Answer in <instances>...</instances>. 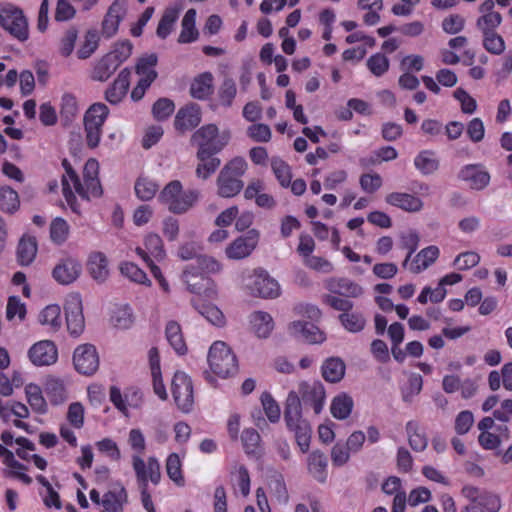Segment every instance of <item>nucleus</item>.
Masks as SVG:
<instances>
[{
    "label": "nucleus",
    "instance_id": "1",
    "mask_svg": "<svg viewBox=\"0 0 512 512\" xmlns=\"http://www.w3.org/2000/svg\"><path fill=\"white\" fill-rule=\"evenodd\" d=\"M286 428L294 434L297 445L303 453L308 452L312 435L309 422L303 418L302 404L297 392L290 391L284 407Z\"/></svg>",
    "mask_w": 512,
    "mask_h": 512
},
{
    "label": "nucleus",
    "instance_id": "2",
    "mask_svg": "<svg viewBox=\"0 0 512 512\" xmlns=\"http://www.w3.org/2000/svg\"><path fill=\"white\" fill-rule=\"evenodd\" d=\"M229 140V131L219 133L216 125L207 124L193 133L190 142L198 147L197 158L200 161H205L220 152L228 144Z\"/></svg>",
    "mask_w": 512,
    "mask_h": 512
},
{
    "label": "nucleus",
    "instance_id": "3",
    "mask_svg": "<svg viewBox=\"0 0 512 512\" xmlns=\"http://www.w3.org/2000/svg\"><path fill=\"white\" fill-rule=\"evenodd\" d=\"M197 190H183L179 180L169 182L159 193L158 201L174 214L186 213L198 200Z\"/></svg>",
    "mask_w": 512,
    "mask_h": 512
},
{
    "label": "nucleus",
    "instance_id": "4",
    "mask_svg": "<svg viewBox=\"0 0 512 512\" xmlns=\"http://www.w3.org/2000/svg\"><path fill=\"white\" fill-rule=\"evenodd\" d=\"M247 168L246 161L236 157L228 162L220 171L217 178L218 194L224 198L236 196L243 188V181L240 177Z\"/></svg>",
    "mask_w": 512,
    "mask_h": 512
},
{
    "label": "nucleus",
    "instance_id": "5",
    "mask_svg": "<svg viewBox=\"0 0 512 512\" xmlns=\"http://www.w3.org/2000/svg\"><path fill=\"white\" fill-rule=\"evenodd\" d=\"M211 371L219 377L233 376L238 371V361L231 348L222 341L214 342L208 353Z\"/></svg>",
    "mask_w": 512,
    "mask_h": 512
},
{
    "label": "nucleus",
    "instance_id": "6",
    "mask_svg": "<svg viewBox=\"0 0 512 512\" xmlns=\"http://www.w3.org/2000/svg\"><path fill=\"white\" fill-rule=\"evenodd\" d=\"M157 63L158 57L155 53L146 54L138 58L135 65V73L138 75L139 80L131 92L133 101L141 100L146 90L158 77V73L155 69Z\"/></svg>",
    "mask_w": 512,
    "mask_h": 512
},
{
    "label": "nucleus",
    "instance_id": "7",
    "mask_svg": "<svg viewBox=\"0 0 512 512\" xmlns=\"http://www.w3.org/2000/svg\"><path fill=\"white\" fill-rule=\"evenodd\" d=\"M0 25L21 42L26 41L29 37L27 18L17 6L7 4L0 7Z\"/></svg>",
    "mask_w": 512,
    "mask_h": 512
},
{
    "label": "nucleus",
    "instance_id": "8",
    "mask_svg": "<svg viewBox=\"0 0 512 512\" xmlns=\"http://www.w3.org/2000/svg\"><path fill=\"white\" fill-rule=\"evenodd\" d=\"M108 113L109 109L103 103H95L86 111L84 116V127L87 145L90 148L98 146L102 135V127Z\"/></svg>",
    "mask_w": 512,
    "mask_h": 512
},
{
    "label": "nucleus",
    "instance_id": "9",
    "mask_svg": "<svg viewBox=\"0 0 512 512\" xmlns=\"http://www.w3.org/2000/svg\"><path fill=\"white\" fill-rule=\"evenodd\" d=\"M171 392L178 409L189 413L194 405L193 383L191 378L182 371H177L171 382Z\"/></svg>",
    "mask_w": 512,
    "mask_h": 512
},
{
    "label": "nucleus",
    "instance_id": "10",
    "mask_svg": "<svg viewBox=\"0 0 512 512\" xmlns=\"http://www.w3.org/2000/svg\"><path fill=\"white\" fill-rule=\"evenodd\" d=\"M181 279L186 284L188 291L193 294L204 295L209 298L216 294L214 281L205 275L198 274L193 264L185 266Z\"/></svg>",
    "mask_w": 512,
    "mask_h": 512
},
{
    "label": "nucleus",
    "instance_id": "11",
    "mask_svg": "<svg viewBox=\"0 0 512 512\" xmlns=\"http://www.w3.org/2000/svg\"><path fill=\"white\" fill-rule=\"evenodd\" d=\"M99 163L95 159H89L83 170V182L80 181V189L75 192L83 199L98 198L103 194L101 183L98 179Z\"/></svg>",
    "mask_w": 512,
    "mask_h": 512
},
{
    "label": "nucleus",
    "instance_id": "12",
    "mask_svg": "<svg viewBox=\"0 0 512 512\" xmlns=\"http://www.w3.org/2000/svg\"><path fill=\"white\" fill-rule=\"evenodd\" d=\"M298 396L305 406H311L316 415L323 410L326 392L324 385L320 381H303L298 387Z\"/></svg>",
    "mask_w": 512,
    "mask_h": 512
},
{
    "label": "nucleus",
    "instance_id": "13",
    "mask_svg": "<svg viewBox=\"0 0 512 512\" xmlns=\"http://www.w3.org/2000/svg\"><path fill=\"white\" fill-rule=\"evenodd\" d=\"M73 363L79 373L88 376L94 374L99 367V356L95 346L79 345L74 351Z\"/></svg>",
    "mask_w": 512,
    "mask_h": 512
},
{
    "label": "nucleus",
    "instance_id": "14",
    "mask_svg": "<svg viewBox=\"0 0 512 512\" xmlns=\"http://www.w3.org/2000/svg\"><path fill=\"white\" fill-rule=\"evenodd\" d=\"M247 286L253 295L262 298H275L280 294L278 282L262 269L254 271L251 282Z\"/></svg>",
    "mask_w": 512,
    "mask_h": 512
},
{
    "label": "nucleus",
    "instance_id": "15",
    "mask_svg": "<svg viewBox=\"0 0 512 512\" xmlns=\"http://www.w3.org/2000/svg\"><path fill=\"white\" fill-rule=\"evenodd\" d=\"M82 273L81 262L71 256L61 258L52 270L54 280L61 285L75 282Z\"/></svg>",
    "mask_w": 512,
    "mask_h": 512
},
{
    "label": "nucleus",
    "instance_id": "16",
    "mask_svg": "<svg viewBox=\"0 0 512 512\" xmlns=\"http://www.w3.org/2000/svg\"><path fill=\"white\" fill-rule=\"evenodd\" d=\"M67 329L72 336H79L85 327L83 307L78 295L70 296L64 306Z\"/></svg>",
    "mask_w": 512,
    "mask_h": 512
},
{
    "label": "nucleus",
    "instance_id": "17",
    "mask_svg": "<svg viewBox=\"0 0 512 512\" xmlns=\"http://www.w3.org/2000/svg\"><path fill=\"white\" fill-rule=\"evenodd\" d=\"M202 115L200 106L190 103L181 107L175 116L174 127L180 133H186L196 128L201 123Z\"/></svg>",
    "mask_w": 512,
    "mask_h": 512
},
{
    "label": "nucleus",
    "instance_id": "18",
    "mask_svg": "<svg viewBox=\"0 0 512 512\" xmlns=\"http://www.w3.org/2000/svg\"><path fill=\"white\" fill-rule=\"evenodd\" d=\"M126 12L127 0H115L110 5L102 22L103 36L111 38L117 33L119 24L124 19Z\"/></svg>",
    "mask_w": 512,
    "mask_h": 512
},
{
    "label": "nucleus",
    "instance_id": "19",
    "mask_svg": "<svg viewBox=\"0 0 512 512\" xmlns=\"http://www.w3.org/2000/svg\"><path fill=\"white\" fill-rule=\"evenodd\" d=\"M31 362L37 366L54 364L57 361L58 352L55 344L50 340L39 341L28 352Z\"/></svg>",
    "mask_w": 512,
    "mask_h": 512
},
{
    "label": "nucleus",
    "instance_id": "20",
    "mask_svg": "<svg viewBox=\"0 0 512 512\" xmlns=\"http://www.w3.org/2000/svg\"><path fill=\"white\" fill-rule=\"evenodd\" d=\"M458 178L469 184L470 188L482 190L488 186L490 182L489 173L478 164H469L461 168Z\"/></svg>",
    "mask_w": 512,
    "mask_h": 512
},
{
    "label": "nucleus",
    "instance_id": "21",
    "mask_svg": "<svg viewBox=\"0 0 512 512\" xmlns=\"http://www.w3.org/2000/svg\"><path fill=\"white\" fill-rule=\"evenodd\" d=\"M289 332L294 337L311 344L321 343L325 340L324 333L311 322L294 321L289 326Z\"/></svg>",
    "mask_w": 512,
    "mask_h": 512
},
{
    "label": "nucleus",
    "instance_id": "22",
    "mask_svg": "<svg viewBox=\"0 0 512 512\" xmlns=\"http://www.w3.org/2000/svg\"><path fill=\"white\" fill-rule=\"evenodd\" d=\"M62 165L66 172L62 177L63 196H64L65 200L67 201V203L70 205V207L74 211H76L75 206H74V204L76 202V197L72 190V185H73L74 190H78V189L81 190L80 179H79L77 173L72 168L70 162L67 159H64L62 161Z\"/></svg>",
    "mask_w": 512,
    "mask_h": 512
},
{
    "label": "nucleus",
    "instance_id": "23",
    "mask_svg": "<svg viewBox=\"0 0 512 512\" xmlns=\"http://www.w3.org/2000/svg\"><path fill=\"white\" fill-rule=\"evenodd\" d=\"M326 288L332 294L344 297L357 298L363 294V288L348 278H330L326 281Z\"/></svg>",
    "mask_w": 512,
    "mask_h": 512
},
{
    "label": "nucleus",
    "instance_id": "24",
    "mask_svg": "<svg viewBox=\"0 0 512 512\" xmlns=\"http://www.w3.org/2000/svg\"><path fill=\"white\" fill-rule=\"evenodd\" d=\"M133 469L141 492V502L147 512H156L152 498L147 488V475L144 471V460L139 456L132 457Z\"/></svg>",
    "mask_w": 512,
    "mask_h": 512
},
{
    "label": "nucleus",
    "instance_id": "25",
    "mask_svg": "<svg viewBox=\"0 0 512 512\" xmlns=\"http://www.w3.org/2000/svg\"><path fill=\"white\" fill-rule=\"evenodd\" d=\"M131 72L124 68L117 76L112 86L106 90L105 98L111 104H118L127 93Z\"/></svg>",
    "mask_w": 512,
    "mask_h": 512
},
{
    "label": "nucleus",
    "instance_id": "26",
    "mask_svg": "<svg viewBox=\"0 0 512 512\" xmlns=\"http://www.w3.org/2000/svg\"><path fill=\"white\" fill-rule=\"evenodd\" d=\"M145 248L137 247L136 253L145 261L150 260V256L156 260H161L165 257V250L163 241L158 234H148L144 241Z\"/></svg>",
    "mask_w": 512,
    "mask_h": 512
},
{
    "label": "nucleus",
    "instance_id": "27",
    "mask_svg": "<svg viewBox=\"0 0 512 512\" xmlns=\"http://www.w3.org/2000/svg\"><path fill=\"white\" fill-rule=\"evenodd\" d=\"M87 269L93 280L98 283H104L109 276L108 260L102 252L90 254Z\"/></svg>",
    "mask_w": 512,
    "mask_h": 512
},
{
    "label": "nucleus",
    "instance_id": "28",
    "mask_svg": "<svg viewBox=\"0 0 512 512\" xmlns=\"http://www.w3.org/2000/svg\"><path fill=\"white\" fill-rule=\"evenodd\" d=\"M385 200L388 204L407 212H418L423 207L420 198L408 193L393 192L388 194Z\"/></svg>",
    "mask_w": 512,
    "mask_h": 512
},
{
    "label": "nucleus",
    "instance_id": "29",
    "mask_svg": "<svg viewBox=\"0 0 512 512\" xmlns=\"http://www.w3.org/2000/svg\"><path fill=\"white\" fill-rule=\"evenodd\" d=\"M256 244V237H239L226 248V255L230 259H243L252 253Z\"/></svg>",
    "mask_w": 512,
    "mask_h": 512
},
{
    "label": "nucleus",
    "instance_id": "30",
    "mask_svg": "<svg viewBox=\"0 0 512 512\" xmlns=\"http://www.w3.org/2000/svg\"><path fill=\"white\" fill-rule=\"evenodd\" d=\"M346 365L339 357L326 359L321 366L323 378L330 383L341 381L345 375Z\"/></svg>",
    "mask_w": 512,
    "mask_h": 512
},
{
    "label": "nucleus",
    "instance_id": "31",
    "mask_svg": "<svg viewBox=\"0 0 512 512\" xmlns=\"http://www.w3.org/2000/svg\"><path fill=\"white\" fill-rule=\"evenodd\" d=\"M327 465V457L319 450L311 452L307 458L308 471L318 482L326 481Z\"/></svg>",
    "mask_w": 512,
    "mask_h": 512
},
{
    "label": "nucleus",
    "instance_id": "32",
    "mask_svg": "<svg viewBox=\"0 0 512 512\" xmlns=\"http://www.w3.org/2000/svg\"><path fill=\"white\" fill-rule=\"evenodd\" d=\"M415 168L423 175L435 173L440 166L436 153L432 150H422L414 158Z\"/></svg>",
    "mask_w": 512,
    "mask_h": 512
},
{
    "label": "nucleus",
    "instance_id": "33",
    "mask_svg": "<svg viewBox=\"0 0 512 512\" xmlns=\"http://www.w3.org/2000/svg\"><path fill=\"white\" fill-rule=\"evenodd\" d=\"M79 106L76 97L71 93L63 94L60 104V121L64 127H69L77 118Z\"/></svg>",
    "mask_w": 512,
    "mask_h": 512
},
{
    "label": "nucleus",
    "instance_id": "34",
    "mask_svg": "<svg viewBox=\"0 0 512 512\" xmlns=\"http://www.w3.org/2000/svg\"><path fill=\"white\" fill-rule=\"evenodd\" d=\"M213 91V76L209 72L202 73L196 77L190 85V94L193 98L204 100Z\"/></svg>",
    "mask_w": 512,
    "mask_h": 512
},
{
    "label": "nucleus",
    "instance_id": "35",
    "mask_svg": "<svg viewBox=\"0 0 512 512\" xmlns=\"http://www.w3.org/2000/svg\"><path fill=\"white\" fill-rule=\"evenodd\" d=\"M439 249L437 246L431 245L422 249L413 259L410 266V271L413 273H420L422 270L427 269L433 264L439 256Z\"/></svg>",
    "mask_w": 512,
    "mask_h": 512
},
{
    "label": "nucleus",
    "instance_id": "36",
    "mask_svg": "<svg viewBox=\"0 0 512 512\" xmlns=\"http://www.w3.org/2000/svg\"><path fill=\"white\" fill-rule=\"evenodd\" d=\"M353 406L352 397L342 392L332 399L330 411L334 418L344 420L350 416Z\"/></svg>",
    "mask_w": 512,
    "mask_h": 512
},
{
    "label": "nucleus",
    "instance_id": "37",
    "mask_svg": "<svg viewBox=\"0 0 512 512\" xmlns=\"http://www.w3.org/2000/svg\"><path fill=\"white\" fill-rule=\"evenodd\" d=\"M127 498V492L124 487H120L118 490L108 491L104 494L102 499V505L104 507L103 512H123V506L127 502Z\"/></svg>",
    "mask_w": 512,
    "mask_h": 512
},
{
    "label": "nucleus",
    "instance_id": "38",
    "mask_svg": "<svg viewBox=\"0 0 512 512\" xmlns=\"http://www.w3.org/2000/svg\"><path fill=\"white\" fill-rule=\"evenodd\" d=\"M196 11L189 9L182 19V30L178 38L179 43H191L198 38V30L195 27Z\"/></svg>",
    "mask_w": 512,
    "mask_h": 512
},
{
    "label": "nucleus",
    "instance_id": "39",
    "mask_svg": "<svg viewBox=\"0 0 512 512\" xmlns=\"http://www.w3.org/2000/svg\"><path fill=\"white\" fill-rule=\"evenodd\" d=\"M167 341L176 353L183 355L187 351L181 327L176 321H169L165 328Z\"/></svg>",
    "mask_w": 512,
    "mask_h": 512
},
{
    "label": "nucleus",
    "instance_id": "40",
    "mask_svg": "<svg viewBox=\"0 0 512 512\" xmlns=\"http://www.w3.org/2000/svg\"><path fill=\"white\" fill-rule=\"evenodd\" d=\"M251 323L259 338H267L274 328L271 315L263 311L254 312L251 316Z\"/></svg>",
    "mask_w": 512,
    "mask_h": 512
},
{
    "label": "nucleus",
    "instance_id": "41",
    "mask_svg": "<svg viewBox=\"0 0 512 512\" xmlns=\"http://www.w3.org/2000/svg\"><path fill=\"white\" fill-rule=\"evenodd\" d=\"M405 428L410 447L417 452L424 451L428 445V439L425 433L420 431L418 422L408 421Z\"/></svg>",
    "mask_w": 512,
    "mask_h": 512
},
{
    "label": "nucleus",
    "instance_id": "42",
    "mask_svg": "<svg viewBox=\"0 0 512 512\" xmlns=\"http://www.w3.org/2000/svg\"><path fill=\"white\" fill-rule=\"evenodd\" d=\"M37 253V243L33 237H23L17 247L18 262L23 265H29L34 260Z\"/></svg>",
    "mask_w": 512,
    "mask_h": 512
},
{
    "label": "nucleus",
    "instance_id": "43",
    "mask_svg": "<svg viewBox=\"0 0 512 512\" xmlns=\"http://www.w3.org/2000/svg\"><path fill=\"white\" fill-rule=\"evenodd\" d=\"M120 65L111 55L106 54L94 67L92 78L104 82L117 70Z\"/></svg>",
    "mask_w": 512,
    "mask_h": 512
},
{
    "label": "nucleus",
    "instance_id": "44",
    "mask_svg": "<svg viewBox=\"0 0 512 512\" xmlns=\"http://www.w3.org/2000/svg\"><path fill=\"white\" fill-rule=\"evenodd\" d=\"M45 392L54 405L64 402L67 398L65 385L62 380L50 377L45 383Z\"/></svg>",
    "mask_w": 512,
    "mask_h": 512
},
{
    "label": "nucleus",
    "instance_id": "45",
    "mask_svg": "<svg viewBox=\"0 0 512 512\" xmlns=\"http://www.w3.org/2000/svg\"><path fill=\"white\" fill-rule=\"evenodd\" d=\"M60 315L61 309L59 305H48L40 312L38 320L42 325L50 326L53 331H57L62 324Z\"/></svg>",
    "mask_w": 512,
    "mask_h": 512
},
{
    "label": "nucleus",
    "instance_id": "46",
    "mask_svg": "<svg viewBox=\"0 0 512 512\" xmlns=\"http://www.w3.org/2000/svg\"><path fill=\"white\" fill-rule=\"evenodd\" d=\"M27 401L31 408L39 413L44 414L47 411V403L42 395V391L38 385L28 384L25 387Z\"/></svg>",
    "mask_w": 512,
    "mask_h": 512
},
{
    "label": "nucleus",
    "instance_id": "47",
    "mask_svg": "<svg viewBox=\"0 0 512 512\" xmlns=\"http://www.w3.org/2000/svg\"><path fill=\"white\" fill-rule=\"evenodd\" d=\"M111 322L120 329L130 328L134 323L132 309L127 305L116 307L111 316Z\"/></svg>",
    "mask_w": 512,
    "mask_h": 512
},
{
    "label": "nucleus",
    "instance_id": "48",
    "mask_svg": "<svg viewBox=\"0 0 512 512\" xmlns=\"http://www.w3.org/2000/svg\"><path fill=\"white\" fill-rule=\"evenodd\" d=\"M178 19V10L174 8H168L164 11L157 30L156 34L159 38L165 39L172 31V28L175 22Z\"/></svg>",
    "mask_w": 512,
    "mask_h": 512
},
{
    "label": "nucleus",
    "instance_id": "49",
    "mask_svg": "<svg viewBox=\"0 0 512 512\" xmlns=\"http://www.w3.org/2000/svg\"><path fill=\"white\" fill-rule=\"evenodd\" d=\"M272 171L282 187H288L292 178L290 166L279 157L271 159Z\"/></svg>",
    "mask_w": 512,
    "mask_h": 512
},
{
    "label": "nucleus",
    "instance_id": "50",
    "mask_svg": "<svg viewBox=\"0 0 512 512\" xmlns=\"http://www.w3.org/2000/svg\"><path fill=\"white\" fill-rule=\"evenodd\" d=\"M19 207L18 193L8 186L0 188V209L7 213H13Z\"/></svg>",
    "mask_w": 512,
    "mask_h": 512
},
{
    "label": "nucleus",
    "instance_id": "51",
    "mask_svg": "<svg viewBox=\"0 0 512 512\" xmlns=\"http://www.w3.org/2000/svg\"><path fill=\"white\" fill-rule=\"evenodd\" d=\"M158 189L159 186L148 178H139L134 186L136 196L142 201L151 200Z\"/></svg>",
    "mask_w": 512,
    "mask_h": 512
},
{
    "label": "nucleus",
    "instance_id": "52",
    "mask_svg": "<svg viewBox=\"0 0 512 512\" xmlns=\"http://www.w3.org/2000/svg\"><path fill=\"white\" fill-rule=\"evenodd\" d=\"M166 471L169 478L178 486H184L185 480L182 475L181 461L176 453H172L166 460Z\"/></svg>",
    "mask_w": 512,
    "mask_h": 512
},
{
    "label": "nucleus",
    "instance_id": "53",
    "mask_svg": "<svg viewBox=\"0 0 512 512\" xmlns=\"http://www.w3.org/2000/svg\"><path fill=\"white\" fill-rule=\"evenodd\" d=\"M339 320L344 328L352 333L360 332L364 329L366 320L360 313H342Z\"/></svg>",
    "mask_w": 512,
    "mask_h": 512
},
{
    "label": "nucleus",
    "instance_id": "54",
    "mask_svg": "<svg viewBox=\"0 0 512 512\" xmlns=\"http://www.w3.org/2000/svg\"><path fill=\"white\" fill-rule=\"evenodd\" d=\"M195 309L207 319L210 323L216 326H222L225 323V317L222 311L214 305H201L197 306L194 301L191 302Z\"/></svg>",
    "mask_w": 512,
    "mask_h": 512
},
{
    "label": "nucleus",
    "instance_id": "55",
    "mask_svg": "<svg viewBox=\"0 0 512 512\" xmlns=\"http://www.w3.org/2000/svg\"><path fill=\"white\" fill-rule=\"evenodd\" d=\"M174 110L175 104L171 99L160 98L153 104L152 114L157 121H164L172 115Z\"/></svg>",
    "mask_w": 512,
    "mask_h": 512
},
{
    "label": "nucleus",
    "instance_id": "56",
    "mask_svg": "<svg viewBox=\"0 0 512 512\" xmlns=\"http://www.w3.org/2000/svg\"><path fill=\"white\" fill-rule=\"evenodd\" d=\"M120 271L124 276L133 282L150 285V280L148 279L146 273L132 262L122 263L120 266Z\"/></svg>",
    "mask_w": 512,
    "mask_h": 512
},
{
    "label": "nucleus",
    "instance_id": "57",
    "mask_svg": "<svg viewBox=\"0 0 512 512\" xmlns=\"http://www.w3.org/2000/svg\"><path fill=\"white\" fill-rule=\"evenodd\" d=\"M69 233V225L62 218H55L50 225V237L56 244H62L66 241Z\"/></svg>",
    "mask_w": 512,
    "mask_h": 512
},
{
    "label": "nucleus",
    "instance_id": "58",
    "mask_svg": "<svg viewBox=\"0 0 512 512\" xmlns=\"http://www.w3.org/2000/svg\"><path fill=\"white\" fill-rule=\"evenodd\" d=\"M502 16L500 13H486L477 19L476 26L483 34L495 33V29L501 24Z\"/></svg>",
    "mask_w": 512,
    "mask_h": 512
},
{
    "label": "nucleus",
    "instance_id": "59",
    "mask_svg": "<svg viewBox=\"0 0 512 512\" xmlns=\"http://www.w3.org/2000/svg\"><path fill=\"white\" fill-rule=\"evenodd\" d=\"M236 93L237 88L234 80L232 78L224 79L218 92L221 105L224 107H230L233 103Z\"/></svg>",
    "mask_w": 512,
    "mask_h": 512
},
{
    "label": "nucleus",
    "instance_id": "60",
    "mask_svg": "<svg viewBox=\"0 0 512 512\" xmlns=\"http://www.w3.org/2000/svg\"><path fill=\"white\" fill-rule=\"evenodd\" d=\"M483 46L491 54L500 55L505 50V42L498 33L483 34Z\"/></svg>",
    "mask_w": 512,
    "mask_h": 512
},
{
    "label": "nucleus",
    "instance_id": "61",
    "mask_svg": "<svg viewBox=\"0 0 512 512\" xmlns=\"http://www.w3.org/2000/svg\"><path fill=\"white\" fill-rule=\"evenodd\" d=\"M196 267V271L200 275L208 273H216L220 271V264L217 260L212 257L199 254L195 259V263H192Z\"/></svg>",
    "mask_w": 512,
    "mask_h": 512
},
{
    "label": "nucleus",
    "instance_id": "62",
    "mask_svg": "<svg viewBox=\"0 0 512 512\" xmlns=\"http://www.w3.org/2000/svg\"><path fill=\"white\" fill-rule=\"evenodd\" d=\"M367 67L376 77L385 74L389 69V60L382 53H376L367 60Z\"/></svg>",
    "mask_w": 512,
    "mask_h": 512
},
{
    "label": "nucleus",
    "instance_id": "63",
    "mask_svg": "<svg viewBox=\"0 0 512 512\" xmlns=\"http://www.w3.org/2000/svg\"><path fill=\"white\" fill-rule=\"evenodd\" d=\"M243 447L248 455H255L257 453L260 435L255 429H245L241 436Z\"/></svg>",
    "mask_w": 512,
    "mask_h": 512
},
{
    "label": "nucleus",
    "instance_id": "64",
    "mask_svg": "<svg viewBox=\"0 0 512 512\" xmlns=\"http://www.w3.org/2000/svg\"><path fill=\"white\" fill-rule=\"evenodd\" d=\"M261 402L269 421L272 423L278 422L280 419L281 411L279 405L271 396V394L263 393L261 396Z\"/></svg>",
    "mask_w": 512,
    "mask_h": 512
}]
</instances>
